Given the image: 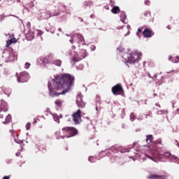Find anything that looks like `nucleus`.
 Wrapping results in <instances>:
<instances>
[{
    "mask_svg": "<svg viewBox=\"0 0 179 179\" xmlns=\"http://www.w3.org/2000/svg\"><path fill=\"white\" fill-rule=\"evenodd\" d=\"M2 179H9V176H3V178Z\"/></svg>",
    "mask_w": 179,
    "mask_h": 179,
    "instance_id": "nucleus-51",
    "label": "nucleus"
},
{
    "mask_svg": "<svg viewBox=\"0 0 179 179\" xmlns=\"http://www.w3.org/2000/svg\"><path fill=\"white\" fill-rule=\"evenodd\" d=\"M110 5H111V6H113L114 5V1L112 0H110Z\"/></svg>",
    "mask_w": 179,
    "mask_h": 179,
    "instance_id": "nucleus-52",
    "label": "nucleus"
},
{
    "mask_svg": "<svg viewBox=\"0 0 179 179\" xmlns=\"http://www.w3.org/2000/svg\"><path fill=\"white\" fill-rule=\"evenodd\" d=\"M58 15H59V13H43L41 14V17L42 19H50V17H52V16H58Z\"/></svg>",
    "mask_w": 179,
    "mask_h": 179,
    "instance_id": "nucleus-14",
    "label": "nucleus"
},
{
    "mask_svg": "<svg viewBox=\"0 0 179 179\" xmlns=\"http://www.w3.org/2000/svg\"><path fill=\"white\" fill-rule=\"evenodd\" d=\"M96 111H99V107H97V105L96 106Z\"/></svg>",
    "mask_w": 179,
    "mask_h": 179,
    "instance_id": "nucleus-59",
    "label": "nucleus"
},
{
    "mask_svg": "<svg viewBox=\"0 0 179 179\" xmlns=\"http://www.w3.org/2000/svg\"><path fill=\"white\" fill-rule=\"evenodd\" d=\"M171 62H173V64H178L179 62V57L176 56V57H173Z\"/></svg>",
    "mask_w": 179,
    "mask_h": 179,
    "instance_id": "nucleus-26",
    "label": "nucleus"
},
{
    "mask_svg": "<svg viewBox=\"0 0 179 179\" xmlns=\"http://www.w3.org/2000/svg\"><path fill=\"white\" fill-rule=\"evenodd\" d=\"M15 141L16 142V143H19V144H20V143H22V142H23V141H17L16 139H15Z\"/></svg>",
    "mask_w": 179,
    "mask_h": 179,
    "instance_id": "nucleus-45",
    "label": "nucleus"
},
{
    "mask_svg": "<svg viewBox=\"0 0 179 179\" xmlns=\"http://www.w3.org/2000/svg\"><path fill=\"white\" fill-rule=\"evenodd\" d=\"M124 51H125V49H124V48L120 46L119 48H117V52H121L122 53Z\"/></svg>",
    "mask_w": 179,
    "mask_h": 179,
    "instance_id": "nucleus-35",
    "label": "nucleus"
},
{
    "mask_svg": "<svg viewBox=\"0 0 179 179\" xmlns=\"http://www.w3.org/2000/svg\"><path fill=\"white\" fill-rule=\"evenodd\" d=\"M0 118H3V114L0 112Z\"/></svg>",
    "mask_w": 179,
    "mask_h": 179,
    "instance_id": "nucleus-53",
    "label": "nucleus"
},
{
    "mask_svg": "<svg viewBox=\"0 0 179 179\" xmlns=\"http://www.w3.org/2000/svg\"><path fill=\"white\" fill-rule=\"evenodd\" d=\"M31 127V123L27 122V124H26L27 131H29V129H30Z\"/></svg>",
    "mask_w": 179,
    "mask_h": 179,
    "instance_id": "nucleus-36",
    "label": "nucleus"
},
{
    "mask_svg": "<svg viewBox=\"0 0 179 179\" xmlns=\"http://www.w3.org/2000/svg\"><path fill=\"white\" fill-rule=\"evenodd\" d=\"M25 69H29L30 68V63L26 62L24 64Z\"/></svg>",
    "mask_w": 179,
    "mask_h": 179,
    "instance_id": "nucleus-37",
    "label": "nucleus"
},
{
    "mask_svg": "<svg viewBox=\"0 0 179 179\" xmlns=\"http://www.w3.org/2000/svg\"><path fill=\"white\" fill-rule=\"evenodd\" d=\"M76 104L79 108H85V107H86V103L83 101V96L82 94H79L77 96Z\"/></svg>",
    "mask_w": 179,
    "mask_h": 179,
    "instance_id": "nucleus-12",
    "label": "nucleus"
},
{
    "mask_svg": "<svg viewBox=\"0 0 179 179\" xmlns=\"http://www.w3.org/2000/svg\"><path fill=\"white\" fill-rule=\"evenodd\" d=\"M150 116H151L150 114L146 115H145V118H148V117H150Z\"/></svg>",
    "mask_w": 179,
    "mask_h": 179,
    "instance_id": "nucleus-56",
    "label": "nucleus"
},
{
    "mask_svg": "<svg viewBox=\"0 0 179 179\" xmlns=\"http://www.w3.org/2000/svg\"><path fill=\"white\" fill-rule=\"evenodd\" d=\"M120 17L122 23H127V13H125V11H120Z\"/></svg>",
    "mask_w": 179,
    "mask_h": 179,
    "instance_id": "nucleus-19",
    "label": "nucleus"
},
{
    "mask_svg": "<svg viewBox=\"0 0 179 179\" xmlns=\"http://www.w3.org/2000/svg\"><path fill=\"white\" fill-rule=\"evenodd\" d=\"M64 136H60L62 139H65V138H72V136H76L78 135V129L75 127H66L62 129Z\"/></svg>",
    "mask_w": 179,
    "mask_h": 179,
    "instance_id": "nucleus-6",
    "label": "nucleus"
},
{
    "mask_svg": "<svg viewBox=\"0 0 179 179\" xmlns=\"http://www.w3.org/2000/svg\"><path fill=\"white\" fill-rule=\"evenodd\" d=\"M90 17H91L92 19H93V17H94V15H90Z\"/></svg>",
    "mask_w": 179,
    "mask_h": 179,
    "instance_id": "nucleus-60",
    "label": "nucleus"
},
{
    "mask_svg": "<svg viewBox=\"0 0 179 179\" xmlns=\"http://www.w3.org/2000/svg\"><path fill=\"white\" fill-rule=\"evenodd\" d=\"M6 163L10 164V163H12V159H7Z\"/></svg>",
    "mask_w": 179,
    "mask_h": 179,
    "instance_id": "nucleus-46",
    "label": "nucleus"
},
{
    "mask_svg": "<svg viewBox=\"0 0 179 179\" xmlns=\"http://www.w3.org/2000/svg\"><path fill=\"white\" fill-rule=\"evenodd\" d=\"M3 57L4 58H7L8 62H12L13 61H15V59H17V56L15 55L12 50L9 49H6L3 52Z\"/></svg>",
    "mask_w": 179,
    "mask_h": 179,
    "instance_id": "nucleus-9",
    "label": "nucleus"
},
{
    "mask_svg": "<svg viewBox=\"0 0 179 179\" xmlns=\"http://www.w3.org/2000/svg\"><path fill=\"white\" fill-rule=\"evenodd\" d=\"M145 141L147 143H151L150 148L152 150L150 155L141 154L137 155L140 160L145 162L149 159L155 163H159V162H173V163H177L179 164V159L175 155H171L169 152H161L160 149H162V141H157L153 142V135L150 134L146 136Z\"/></svg>",
    "mask_w": 179,
    "mask_h": 179,
    "instance_id": "nucleus-1",
    "label": "nucleus"
},
{
    "mask_svg": "<svg viewBox=\"0 0 179 179\" xmlns=\"http://www.w3.org/2000/svg\"><path fill=\"white\" fill-rule=\"evenodd\" d=\"M136 145V143H134L133 144V146H131V149H132V148H135ZM129 149L130 148L122 149V148H121V147H120L118 145H115V146L111 147L110 149L106 150V152L107 153H109V155H115V153H127V152H129Z\"/></svg>",
    "mask_w": 179,
    "mask_h": 179,
    "instance_id": "nucleus-7",
    "label": "nucleus"
},
{
    "mask_svg": "<svg viewBox=\"0 0 179 179\" xmlns=\"http://www.w3.org/2000/svg\"><path fill=\"white\" fill-rule=\"evenodd\" d=\"M127 29H131V26L130 25H127Z\"/></svg>",
    "mask_w": 179,
    "mask_h": 179,
    "instance_id": "nucleus-64",
    "label": "nucleus"
},
{
    "mask_svg": "<svg viewBox=\"0 0 179 179\" xmlns=\"http://www.w3.org/2000/svg\"><path fill=\"white\" fill-rule=\"evenodd\" d=\"M45 30L46 31L51 33L52 34H54V33L55 32V28H51L50 29H49L48 28L45 27Z\"/></svg>",
    "mask_w": 179,
    "mask_h": 179,
    "instance_id": "nucleus-30",
    "label": "nucleus"
},
{
    "mask_svg": "<svg viewBox=\"0 0 179 179\" xmlns=\"http://www.w3.org/2000/svg\"><path fill=\"white\" fill-rule=\"evenodd\" d=\"M136 119V116L135 115V114H134V113H131L130 114V120L131 121V122H134V120Z\"/></svg>",
    "mask_w": 179,
    "mask_h": 179,
    "instance_id": "nucleus-29",
    "label": "nucleus"
},
{
    "mask_svg": "<svg viewBox=\"0 0 179 179\" xmlns=\"http://www.w3.org/2000/svg\"><path fill=\"white\" fill-rule=\"evenodd\" d=\"M166 113V114H167V113H169V111L167 110H159L157 112V115H163V114H164Z\"/></svg>",
    "mask_w": 179,
    "mask_h": 179,
    "instance_id": "nucleus-25",
    "label": "nucleus"
},
{
    "mask_svg": "<svg viewBox=\"0 0 179 179\" xmlns=\"http://www.w3.org/2000/svg\"><path fill=\"white\" fill-rule=\"evenodd\" d=\"M129 31H128L127 33V34H125L124 36H125V37H127V36H129Z\"/></svg>",
    "mask_w": 179,
    "mask_h": 179,
    "instance_id": "nucleus-57",
    "label": "nucleus"
},
{
    "mask_svg": "<svg viewBox=\"0 0 179 179\" xmlns=\"http://www.w3.org/2000/svg\"><path fill=\"white\" fill-rule=\"evenodd\" d=\"M142 31V29H141V28H138V31H137V33H136V34H137V36L139 37V33H141Z\"/></svg>",
    "mask_w": 179,
    "mask_h": 179,
    "instance_id": "nucleus-41",
    "label": "nucleus"
},
{
    "mask_svg": "<svg viewBox=\"0 0 179 179\" xmlns=\"http://www.w3.org/2000/svg\"><path fill=\"white\" fill-rule=\"evenodd\" d=\"M71 50L68 52V55L69 57H72L71 64L73 62H79V61H82L83 58H86L87 57L86 54V50L82 49L79 53H77L75 50H76V46L72 45Z\"/></svg>",
    "mask_w": 179,
    "mask_h": 179,
    "instance_id": "nucleus-4",
    "label": "nucleus"
},
{
    "mask_svg": "<svg viewBox=\"0 0 179 179\" xmlns=\"http://www.w3.org/2000/svg\"><path fill=\"white\" fill-rule=\"evenodd\" d=\"M91 51H94L96 50V45H92L90 46Z\"/></svg>",
    "mask_w": 179,
    "mask_h": 179,
    "instance_id": "nucleus-38",
    "label": "nucleus"
},
{
    "mask_svg": "<svg viewBox=\"0 0 179 179\" xmlns=\"http://www.w3.org/2000/svg\"><path fill=\"white\" fill-rule=\"evenodd\" d=\"M10 44H12V42L9 43V41H8L6 43V47H9V45H10Z\"/></svg>",
    "mask_w": 179,
    "mask_h": 179,
    "instance_id": "nucleus-48",
    "label": "nucleus"
},
{
    "mask_svg": "<svg viewBox=\"0 0 179 179\" xmlns=\"http://www.w3.org/2000/svg\"><path fill=\"white\" fill-rule=\"evenodd\" d=\"M83 6L86 9V8H91L93 6V1H85L83 3Z\"/></svg>",
    "mask_w": 179,
    "mask_h": 179,
    "instance_id": "nucleus-21",
    "label": "nucleus"
},
{
    "mask_svg": "<svg viewBox=\"0 0 179 179\" xmlns=\"http://www.w3.org/2000/svg\"><path fill=\"white\" fill-rule=\"evenodd\" d=\"M85 66H83V64H79V66H76V69L78 70V71H82V69H83Z\"/></svg>",
    "mask_w": 179,
    "mask_h": 179,
    "instance_id": "nucleus-34",
    "label": "nucleus"
},
{
    "mask_svg": "<svg viewBox=\"0 0 179 179\" xmlns=\"http://www.w3.org/2000/svg\"><path fill=\"white\" fill-rule=\"evenodd\" d=\"M120 55L122 57H124V55L127 57V58L123 59V62H124L127 66L129 68V65L128 64H136V62H139V61H141L142 52L138 53L137 52H128L124 54L120 53Z\"/></svg>",
    "mask_w": 179,
    "mask_h": 179,
    "instance_id": "nucleus-3",
    "label": "nucleus"
},
{
    "mask_svg": "<svg viewBox=\"0 0 179 179\" xmlns=\"http://www.w3.org/2000/svg\"><path fill=\"white\" fill-rule=\"evenodd\" d=\"M12 122V116L10 115H8L6 117L5 122L3 124H9V122Z\"/></svg>",
    "mask_w": 179,
    "mask_h": 179,
    "instance_id": "nucleus-24",
    "label": "nucleus"
},
{
    "mask_svg": "<svg viewBox=\"0 0 179 179\" xmlns=\"http://www.w3.org/2000/svg\"><path fill=\"white\" fill-rule=\"evenodd\" d=\"M167 29H169V30L171 29V28L170 27V25H169V26L167 27Z\"/></svg>",
    "mask_w": 179,
    "mask_h": 179,
    "instance_id": "nucleus-63",
    "label": "nucleus"
},
{
    "mask_svg": "<svg viewBox=\"0 0 179 179\" xmlns=\"http://www.w3.org/2000/svg\"><path fill=\"white\" fill-rule=\"evenodd\" d=\"M88 160H89V162H90V163H95V162H96V157H93V156H91V157H89Z\"/></svg>",
    "mask_w": 179,
    "mask_h": 179,
    "instance_id": "nucleus-31",
    "label": "nucleus"
},
{
    "mask_svg": "<svg viewBox=\"0 0 179 179\" xmlns=\"http://www.w3.org/2000/svg\"><path fill=\"white\" fill-rule=\"evenodd\" d=\"M5 17H6V16H5V15H1V17H0L1 22H2V20H3V19H5Z\"/></svg>",
    "mask_w": 179,
    "mask_h": 179,
    "instance_id": "nucleus-44",
    "label": "nucleus"
},
{
    "mask_svg": "<svg viewBox=\"0 0 179 179\" xmlns=\"http://www.w3.org/2000/svg\"><path fill=\"white\" fill-rule=\"evenodd\" d=\"M169 61H172L173 60V56L169 55L168 57Z\"/></svg>",
    "mask_w": 179,
    "mask_h": 179,
    "instance_id": "nucleus-47",
    "label": "nucleus"
},
{
    "mask_svg": "<svg viewBox=\"0 0 179 179\" xmlns=\"http://www.w3.org/2000/svg\"><path fill=\"white\" fill-rule=\"evenodd\" d=\"M122 92V86H121V84H117L112 87V93L115 94V96L120 94V92Z\"/></svg>",
    "mask_w": 179,
    "mask_h": 179,
    "instance_id": "nucleus-13",
    "label": "nucleus"
},
{
    "mask_svg": "<svg viewBox=\"0 0 179 179\" xmlns=\"http://www.w3.org/2000/svg\"><path fill=\"white\" fill-rule=\"evenodd\" d=\"M111 12L112 13H114V15H117V13H120V12H121V10L119 6H114L112 8Z\"/></svg>",
    "mask_w": 179,
    "mask_h": 179,
    "instance_id": "nucleus-22",
    "label": "nucleus"
},
{
    "mask_svg": "<svg viewBox=\"0 0 179 179\" xmlns=\"http://www.w3.org/2000/svg\"><path fill=\"white\" fill-rule=\"evenodd\" d=\"M58 31H62V29H61V28H58Z\"/></svg>",
    "mask_w": 179,
    "mask_h": 179,
    "instance_id": "nucleus-58",
    "label": "nucleus"
},
{
    "mask_svg": "<svg viewBox=\"0 0 179 179\" xmlns=\"http://www.w3.org/2000/svg\"><path fill=\"white\" fill-rule=\"evenodd\" d=\"M16 76L18 83H24L26 82H29V80L30 79V76L27 71H22L19 74L16 73Z\"/></svg>",
    "mask_w": 179,
    "mask_h": 179,
    "instance_id": "nucleus-10",
    "label": "nucleus"
},
{
    "mask_svg": "<svg viewBox=\"0 0 179 179\" xmlns=\"http://www.w3.org/2000/svg\"><path fill=\"white\" fill-rule=\"evenodd\" d=\"M25 38L27 40H28V41H31V40L34 39V33L29 30L25 35Z\"/></svg>",
    "mask_w": 179,
    "mask_h": 179,
    "instance_id": "nucleus-18",
    "label": "nucleus"
},
{
    "mask_svg": "<svg viewBox=\"0 0 179 179\" xmlns=\"http://www.w3.org/2000/svg\"><path fill=\"white\" fill-rule=\"evenodd\" d=\"M78 20H80V22H83V18L82 17H78Z\"/></svg>",
    "mask_w": 179,
    "mask_h": 179,
    "instance_id": "nucleus-54",
    "label": "nucleus"
},
{
    "mask_svg": "<svg viewBox=\"0 0 179 179\" xmlns=\"http://www.w3.org/2000/svg\"><path fill=\"white\" fill-rule=\"evenodd\" d=\"M156 106H157V107H159L160 108V104L156 103Z\"/></svg>",
    "mask_w": 179,
    "mask_h": 179,
    "instance_id": "nucleus-62",
    "label": "nucleus"
},
{
    "mask_svg": "<svg viewBox=\"0 0 179 179\" xmlns=\"http://www.w3.org/2000/svg\"><path fill=\"white\" fill-rule=\"evenodd\" d=\"M0 108L1 111H3L4 113H6L8 111V103H6L3 99L1 100V103H0Z\"/></svg>",
    "mask_w": 179,
    "mask_h": 179,
    "instance_id": "nucleus-15",
    "label": "nucleus"
},
{
    "mask_svg": "<svg viewBox=\"0 0 179 179\" xmlns=\"http://www.w3.org/2000/svg\"><path fill=\"white\" fill-rule=\"evenodd\" d=\"M55 103L56 104V106L57 107H61V106H62V102L59 100H57Z\"/></svg>",
    "mask_w": 179,
    "mask_h": 179,
    "instance_id": "nucleus-33",
    "label": "nucleus"
},
{
    "mask_svg": "<svg viewBox=\"0 0 179 179\" xmlns=\"http://www.w3.org/2000/svg\"><path fill=\"white\" fill-rule=\"evenodd\" d=\"M1 90L2 92H3L4 94H6L8 96V97H9V96H10V94H12V90H10V88L1 87Z\"/></svg>",
    "mask_w": 179,
    "mask_h": 179,
    "instance_id": "nucleus-20",
    "label": "nucleus"
},
{
    "mask_svg": "<svg viewBox=\"0 0 179 179\" xmlns=\"http://www.w3.org/2000/svg\"><path fill=\"white\" fill-rule=\"evenodd\" d=\"M75 82V77L69 73L59 76H54L53 78L49 79L48 87L50 97H58V96L66 94L71 92Z\"/></svg>",
    "mask_w": 179,
    "mask_h": 179,
    "instance_id": "nucleus-2",
    "label": "nucleus"
},
{
    "mask_svg": "<svg viewBox=\"0 0 179 179\" xmlns=\"http://www.w3.org/2000/svg\"><path fill=\"white\" fill-rule=\"evenodd\" d=\"M148 178L149 179H167V176H164V175H157L156 173L150 175Z\"/></svg>",
    "mask_w": 179,
    "mask_h": 179,
    "instance_id": "nucleus-16",
    "label": "nucleus"
},
{
    "mask_svg": "<svg viewBox=\"0 0 179 179\" xmlns=\"http://www.w3.org/2000/svg\"><path fill=\"white\" fill-rule=\"evenodd\" d=\"M34 7V4H33V3H30L28 5V8H27V9H28V12H31V10H33V8Z\"/></svg>",
    "mask_w": 179,
    "mask_h": 179,
    "instance_id": "nucleus-27",
    "label": "nucleus"
},
{
    "mask_svg": "<svg viewBox=\"0 0 179 179\" xmlns=\"http://www.w3.org/2000/svg\"><path fill=\"white\" fill-rule=\"evenodd\" d=\"M172 106L173 108H176V111L178 114H179V102H173Z\"/></svg>",
    "mask_w": 179,
    "mask_h": 179,
    "instance_id": "nucleus-23",
    "label": "nucleus"
},
{
    "mask_svg": "<svg viewBox=\"0 0 179 179\" xmlns=\"http://www.w3.org/2000/svg\"><path fill=\"white\" fill-rule=\"evenodd\" d=\"M80 109H78L73 115V121L76 125H79L82 122V115H80Z\"/></svg>",
    "mask_w": 179,
    "mask_h": 179,
    "instance_id": "nucleus-11",
    "label": "nucleus"
},
{
    "mask_svg": "<svg viewBox=\"0 0 179 179\" xmlns=\"http://www.w3.org/2000/svg\"><path fill=\"white\" fill-rule=\"evenodd\" d=\"M33 124H37V120L34 119Z\"/></svg>",
    "mask_w": 179,
    "mask_h": 179,
    "instance_id": "nucleus-55",
    "label": "nucleus"
},
{
    "mask_svg": "<svg viewBox=\"0 0 179 179\" xmlns=\"http://www.w3.org/2000/svg\"><path fill=\"white\" fill-rule=\"evenodd\" d=\"M143 34L144 36V37H145V38H148L152 37V36H153V32H152V31L148 28L145 29L144 31H143Z\"/></svg>",
    "mask_w": 179,
    "mask_h": 179,
    "instance_id": "nucleus-17",
    "label": "nucleus"
},
{
    "mask_svg": "<svg viewBox=\"0 0 179 179\" xmlns=\"http://www.w3.org/2000/svg\"><path fill=\"white\" fill-rule=\"evenodd\" d=\"M105 103H106V104H110V101H106Z\"/></svg>",
    "mask_w": 179,
    "mask_h": 179,
    "instance_id": "nucleus-61",
    "label": "nucleus"
},
{
    "mask_svg": "<svg viewBox=\"0 0 179 179\" xmlns=\"http://www.w3.org/2000/svg\"><path fill=\"white\" fill-rule=\"evenodd\" d=\"M173 132H179V127H176V129H173Z\"/></svg>",
    "mask_w": 179,
    "mask_h": 179,
    "instance_id": "nucleus-42",
    "label": "nucleus"
},
{
    "mask_svg": "<svg viewBox=\"0 0 179 179\" xmlns=\"http://www.w3.org/2000/svg\"><path fill=\"white\" fill-rule=\"evenodd\" d=\"M100 106V105H101V101H100V100H96V106Z\"/></svg>",
    "mask_w": 179,
    "mask_h": 179,
    "instance_id": "nucleus-43",
    "label": "nucleus"
},
{
    "mask_svg": "<svg viewBox=\"0 0 179 179\" xmlns=\"http://www.w3.org/2000/svg\"><path fill=\"white\" fill-rule=\"evenodd\" d=\"M39 62L40 64H43L44 65H47V64H52L53 65H56V66H61V65H62V61L61 59L54 60L53 54H50L45 57H41L39 59Z\"/></svg>",
    "mask_w": 179,
    "mask_h": 179,
    "instance_id": "nucleus-5",
    "label": "nucleus"
},
{
    "mask_svg": "<svg viewBox=\"0 0 179 179\" xmlns=\"http://www.w3.org/2000/svg\"><path fill=\"white\" fill-rule=\"evenodd\" d=\"M15 156H17V157H19V156H20V152H16Z\"/></svg>",
    "mask_w": 179,
    "mask_h": 179,
    "instance_id": "nucleus-49",
    "label": "nucleus"
},
{
    "mask_svg": "<svg viewBox=\"0 0 179 179\" xmlns=\"http://www.w3.org/2000/svg\"><path fill=\"white\" fill-rule=\"evenodd\" d=\"M138 121H142V120H143V117H138L137 118Z\"/></svg>",
    "mask_w": 179,
    "mask_h": 179,
    "instance_id": "nucleus-50",
    "label": "nucleus"
},
{
    "mask_svg": "<svg viewBox=\"0 0 179 179\" xmlns=\"http://www.w3.org/2000/svg\"><path fill=\"white\" fill-rule=\"evenodd\" d=\"M145 5H147L148 6H149V5H150V1H149V0H145L144 1Z\"/></svg>",
    "mask_w": 179,
    "mask_h": 179,
    "instance_id": "nucleus-40",
    "label": "nucleus"
},
{
    "mask_svg": "<svg viewBox=\"0 0 179 179\" xmlns=\"http://www.w3.org/2000/svg\"><path fill=\"white\" fill-rule=\"evenodd\" d=\"M43 31L39 30V29H36L35 30V34H36V36H43Z\"/></svg>",
    "mask_w": 179,
    "mask_h": 179,
    "instance_id": "nucleus-32",
    "label": "nucleus"
},
{
    "mask_svg": "<svg viewBox=\"0 0 179 179\" xmlns=\"http://www.w3.org/2000/svg\"><path fill=\"white\" fill-rule=\"evenodd\" d=\"M145 16H150V11H145L144 13Z\"/></svg>",
    "mask_w": 179,
    "mask_h": 179,
    "instance_id": "nucleus-39",
    "label": "nucleus"
},
{
    "mask_svg": "<svg viewBox=\"0 0 179 179\" xmlns=\"http://www.w3.org/2000/svg\"><path fill=\"white\" fill-rule=\"evenodd\" d=\"M69 41L71 44H75L76 43L78 44V47L85 45V38L80 34H75Z\"/></svg>",
    "mask_w": 179,
    "mask_h": 179,
    "instance_id": "nucleus-8",
    "label": "nucleus"
},
{
    "mask_svg": "<svg viewBox=\"0 0 179 179\" xmlns=\"http://www.w3.org/2000/svg\"><path fill=\"white\" fill-rule=\"evenodd\" d=\"M53 119H54V121H55L56 122L59 123V116H58V115L54 114L53 115Z\"/></svg>",
    "mask_w": 179,
    "mask_h": 179,
    "instance_id": "nucleus-28",
    "label": "nucleus"
}]
</instances>
